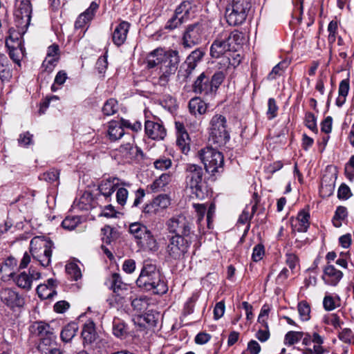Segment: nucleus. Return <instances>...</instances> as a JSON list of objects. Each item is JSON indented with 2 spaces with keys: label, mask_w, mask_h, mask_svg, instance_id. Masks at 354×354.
<instances>
[{
  "label": "nucleus",
  "mask_w": 354,
  "mask_h": 354,
  "mask_svg": "<svg viewBox=\"0 0 354 354\" xmlns=\"http://www.w3.org/2000/svg\"><path fill=\"white\" fill-rule=\"evenodd\" d=\"M179 52L176 50H165L157 48L151 52L147 58L149 68L159 66L160 77L158 84L166 86L171 75L176 72L180 63Z\"/></svg>",
  "instance_id": "f257e3e1"
},
{
  "label": "nucleus",
  "mask_w": 354,
  "mask_h": 354,
  "mask_svg": "<svg viewBox=\"0 0 354 354\" xmlns=\"http://www.w3.org/2000/svg\"><path fill=\"white\" fill-rule=\"evenodd\" d=\"M168 230L173 234L169 237L170 243H189L195 236L191 233V224L183 214L171 218L167 223Z\"/></svg>",
  "instance_id": "f03ea898"
},
{
  "label": "nucleus",
  "mask_w": 354,
  "mask_h": 354,
  "mask_svg": "<svg viewBox=\"0 0 354 354\" xmlns=\"http://www.w3.org/2000/svg\"><path fill=\"white\" fill-rule=\"evenodd\" d=\"M185 172L187 187L191 189L198 198H203L206 194V187L203 167L196 164H187Z\"/></svg>",
  "instance_id": "7ed1b4c3"
},
{
  "label": "nucleus",
  "mask_w": 354,
  "mask_h": 354,
  "mask_svg": "<svg viewBox=\"0 0 354 354\" xmlns=\"http://www.w3.org/2000/svg\"><path fill=\"white\" fill-rule=\"evenodd\" d=\"M251 6L250 0H232L225 9V17L227 24L232 26L243 24Z\"/></svg>",
  "instance_id": "20e7f679"
},
{
  "label": "nucleus",
  "mask_w": 354,
  "mask_h": 354,
  "mask_svg": "<svg viewBox=\"0 0 354 354\" xmlns=\"http://www.w3.org/2000/svg\"><path fill=\"white\" fill-rule=\"evenodd\" d=\"M198 156L203 163L207 173L214 175L223 169V155L217 149L212 147H206L198 151Z\"/></svg>",
  "instance_id": "39448f33"
},
{
  "label": "nucleus",
  "mask_w": 354,
  "mask_h": 354,
  "mask_svg": "<svg viewBox=\"0 0 354 354\" xmlns=\"http://www.w3.org/2000/svg\"><path fill=\"white\" fill-rule=\"evenodd\" d=\"M209 140L218 145H225L230 139L225 116L216 114L209 122Z\"/></svg>",
  "instance_id": "423d86ee"
},
{
  "label": "nucleus",
  "mask_w": 354,
  "mask_h": 354,
  "mask_svg": "<svg viewBox=\"0 0 354 354\" xmlns=\"http://www.w3.org/2000/svg\"><path fill=\"white\" fill-rule=\"evenodd\" d=\"M205 55V52L201 48L193 50L182 64L178 71V77L182 78L183 81L187 82L198 64L202 61Z\"/></svg>",
  "instance_id": "0eeeda50"
},
{
  "label": "nucleus",
  "mask_w": 354,
  "mask_h": 354,
  "mask_svg": "<svg viewBox=\"0 0 354 354\" xmlns=\"http://www.w3.org/2000/svg\"><path fill=\"white\" fill-rule=\"evenodd\" d=\"M202 25L194 23L188 25L182 37L181 44L185 48L190 49L199 44L202 41Z\"/></svg>",
  "instance_id": "6e6552de"
},
{
  "label": "nucleus",
  "mask_w": 354,
  "mask_h": 354,
  "mask_svg": "<svg viewBox=\"0 0 354 354\" xmlns=\"http://www.w3.org/2000/svg\"><path fill=\"white\" fill-rule=\"evenodd\" d=\"M1 301L10 310L14 311L20 309L25 305V298L16 290L10 288H3L0 290Z\"/></svg>",
  "instance_id": "1a4fd4ad"
},
{
  "label": "nucleus",
  "mask_w": 354,
  "mask_h": 354,
  "mask_svg": "<svg viewBox=\"0 0 354 354\" xmlns=\"http://www.w3.org/2000/svg\"><path fill=\"white\" fill-rule=\"evenodd\" d=\"M227 39H230L229 36L225 35L223 31L217 36L210 47V55L212 57L218 58L227 52L234 51V45Z\"/></svg>",
  "instance_id": "9d476101"
},
{
  "label": "nucleus",
  "mask_w": 354,
  "mask_h": 354,
  "mask_svg": "<svg viewBox=\"0 0 354 354\" xmlns=\"http://www.w3.org/2000/svg\"><path fill=\"white\" fill-rule=\"evenodd\" d=\"M136 283L139 287H142L147 290H151L154 294L163 295L168 290V287L164 281L160 272L158 274V277H151L140 280H136Z\"/></svg>",
  "instance_id": "9b49d317"
},
{
  "label": "nucleus",
  "mask_w": 354,
  "mask_h": 354,
  "mask_svg": "<svg viewBox=\"0 0 354 354\" xmlns=\"http://www.w3.org/2000/svg\"><path fill=\"white\" fill-rule=\"evenodd\" d=\"M32 14L31 3L28 0H22L19 4V8L15 13L16 23L21 30L27 29L30 24Z\"/></svg>",
  "instance_id": "f8f14e48"
},
{
  "label": "nucleus",
  "mask_w": 354,
  "mask_h": 354,
  "mask_svg": "<svg viewBox=\"0 0 354 354\" xmlns=\"http://www.w3.org/2000/svg\"><path fill=\"white\" fill-rule=\"evenodd\" d=\"M120 186L130 187L131 184L116 177H109L101 180L98 185V190L106 199H108L112 196L115 189Z\"/></svg>",
  "instance_id": "ddd939ff"
},
{
  "label": "nucleus",
  "mask_w": 354,
  "mask_h": 354,
  "mask_svg": "<svg viewBox=\"0 0 354 354\" xmlns=\"http://www.w3.org/2000/svg\"><path fill=\"white\" fill-rule=\"evenodd\" d=\"M169 205V197L167 194H160L144 206L142 212L149 215L156 214L167 208Z\"/></svg>",
  "instance_id": "4468645a"
},
{
  "label": "nucleus",
  "mask_w": 354,
  "mask_h": 354,
  "mask_svg": "<svg viewBox=\"0 0 354 354\" xmlns=\"http://www.w3.org/2000/svg\"><path fill=\"white\" fill-rule=\"evenodd\" d=\"M6 45L9 49L10 59L17 64L20 66L21 59L24 54V47L21 41L18 37H14L13 35H10L6 39Z\"/></svg>",
  "instance_id": "2eb2a0df"
},
{
  "label": "nucleus",
  "mask_w": 354,
  "mask_h": 354,
  "mask_svg": "<svg viewBox=\"0 0 354 354\" xmlns=\"http://www.w3.org/2000/svg\"><path fill=\"white\" fill-rule=\"evenodd\" d=\"M146 135L151 139L155 140H163L166 136L167 131L162 123L151 120H147L145 123Z\"/></svg>",
  "instance_id": "dca6fc26"
},
{
  "label": "nucleus",
  "mask_w": 354,
  "mask_h": 354,
  "mask_svg": "<svg viewBox=\"0 0 354 354\" xmlns=\"http://www.w3.org/2000/svg\"><path fill=\"white\" fill-rule=\"evenodd\" d=\"M193 91L197 94L208 95L215 93L210 77L205 73H202L196 80L193 84Z\"/></svg>",
  "instance_id": "f3484780"
},
{
  "label": "nucleus",
  "mask_w": 354,
  "mask_h": 354,
  "mask_svg": "<svg viewBox=\"0 0 354 354\" xmlns=\"http://www.w3.org/2000/svg\"><path fill=\"white\" fill-rule=\"evenodd\" d=\"M343 277L342 271L336 269L333 265H327L323 270L322 279L327 285L335 286Z\"/></svg>",
  "instance_id": "a211bd4d"
},
{
  "label": "nucleus",
  "mask_w": 354,
  "mask_h": 354,
  "mask_svg": "<svg viewBox=\"0 0 354 354\" xmlns=\"http://www.w3.org/2000/svg\"><path fill=\"white\" fill-rule=\"evenodd\" d=\"M129 232L135 239L138 240L143 239L145 241L151 242L152 240V235L151 232L147 230V227L140 223H133L129 225Z\"/></svg>",
  "instance_id": "6ab92c4d"
},
{
  "label": "nucleus",
  "mask_w": 354,
  "mask_h": 354,
  "mask_svg": "<svg viewBox=\"0 0 354 354\" xmlns=\"http://www.w3.org/2000/svg\"><path fill=\"white\" fill-rule=\"evenodd\" d=\"M130 28V24L127 21H122L115 28L112 39L113 42L117 46H120L127 39V33Z\"/></svg>",
  "instance_id": "aec40b11"
},
{
  "label": "nucleus",
  "mask_w": 354,
  "mask_h": 354,
  "mask_svg": "<svg viewBox=\"0 0 354 354\" xmlns=\"http://www.w3.org/2000/svg\"><path fill=\"white\" fill-rule=\"evenodd\" d=\"M98 7L99 5L95 1H93L90 6L77 19L75 23V28H82L86 23L89 22L93 18Z\"/></svg>",
  "instance_id": "412c9836"
},
{
  "label": "nucleus",
  "mask_w": 354,
  "mask_h": 354,
  "mask_svg": "<svg viewBox=\"0 0 354 354\" xmlns=\"http://www.w3.org/2000/svg\"><path fill=\"white\" fill-rule=\"evenodd\" d=\"M12 77V64L8 57L0 54V80L1 82H8Z\"/></svg>",
  "instance_id": "4be33fe9"
},
{
  "label": "nucleus",
  "mask_w": 354,
  "mask_h": 354,
  "mask_svg": "<svg viewBox=\"0 0 354 354\" xmlns=\"http://www.w3.org/2000/svg\"><path fill=\"white\" fill-rule=\"evenodd\" d=\"M118 151L127 160H133L137 158L139 156H142L141 149L130 142L122 145L119 147Z\"/></svg>",
  "instance_id": "5701e85b"
},
{
  "label": "nucleus",
  "mask_w": 354,
  "mask_h": 354,
  "mask_svg": "<svg viewBox=\"0 0 354 354\" xmlns=\"http://www.w3.org/2000/svg\"><path fill=\"white\" fill-rule=\"evenodd\" d=\"M8 275L11 277L16 285L26 291H28L32 288V278L26 272H22L20 274L15 275L14 272L8 273Z\"/></svg>",
  "instance_id": "b1692460"
},
{
  "label": "nucleus",
  "mask_w": 354,
  "mask_h": 354,
  "mask_svg": "<svg viewBox=\"0 0 354 354\" xmlns=\"http://www.w3.org/2000/svg\"><path fill=\"white\" fill-rule=\"evenodd\" d=\"M208 104L198 97L192 98L188 104L190 113L194 116L205 114L207 111Z\"/></svg>",
  "instance_id": "393cba45"
},
{
  "label": "nucleus",
  "mask_w": 354,
  "mask_h": 354,
  "mask_svg": "<svg viewBox=\"0 0 354 354\" xmlns=\"http://www.w3.org/2000/svg\"><path fill=\"white\" fill-rule=\"evenodd\" d=\"M123 125H126V124L120 121L113 120L109 123L108 136L111 141H116L124 136Z\"/></svg>",
  "instance_id": "a878e982"
},
{
  "label": "nucleus",
  "mask_w": 354,
  "mask_h": 354,
  "mask_svg": "<svg viewBox=\"0 0 354 354\" xmlns=\"http://www.w3.org/2000/svg\"><path fill=\"white\" fill-rule=\"evenodd\" d=\"M310 214L308 211H300L295 220L292 221V225L294 226L298 232H306L310 225Z\"/></svg>",
  "instance_id": "bb28decb"
},
{
  "label": "nucleus",
  "mask_w": 354,
  "mask_h": 354,
  "mask_svg": "<svg viewBox=\"0 0 354 354\" xmlns=\"http://www.w3.org/2000/svg\"><path fill=\"white\" fill-rule=\"evenodd\" d=\"M81 335L84 343L91 344L95 340L97 333L95 332V324L93 322L88 321L85 323Z\"/></svg>",
  "instance_id": "cd10ccee"
},
{
  "label": "nucleus",
  "mask_w": 354,
  "mask_h": 354,
  "mask_svg": "<svg viewBox=\"0 0 354 354\" xmlns=\"http://www.w3.org/2000/svg\"><path fill=\"white\" fill-rule=\"evenodd\" d=\"M79 329L76 322H71L66 325L62 330L60 333L61 339L64 342H70L76 335Z\"/></svg>",
  "instance_id": "c85d7f7f"
},
{
  "label": "nucleus",
  "mask_w": 354,
  "mask_h": 354,
  "mask_svg": "<svg viewBox=\"0 0 354 354\" xmlns=\"http://www.w3.org/2000/svg\"><path fill=\"white\" fill-rule=\"evenodd\" d=\"M118 237V232L109 225H105L101 229V239L104 243L115 242Z\"/></svg>",
  "instance_id": "c756f323"
},
{
  "label": "nucleus",
  "mask_w": 354,
  "mask_h": 354,
  "mask_svg": "<svg viewBox=\"0 0 354 354\" xmlns=\"http://www.w3.org/2000/svg\"><path fill=\"white\" fill-rule=\"evenodd\" d=\"M30 252L33 258L36 259L42 266L47 267L50 265L52 256V250L50 247H48L46 245L41 255H36L32 247L30 248Z\"/></svg>",
  "instance_id": "7c9ffc66"
},
{
  "label": "nucleus",
  "mask_w": 354,
  "mask_h": 354,
  "mask_svg": "<svg viewBox=\"0 0 354 354\" xmlns=\"http://www.w3.org/2000/svg\"><path fill=\"white\" fill-rule=\"evenodd\" d=\"M56 337L54 331L41 337L39 349L43 353L47 352L46 351H48L49 348H53L56 345Z\"/></svg>",
  "instance_id": "2f4dec72"
},
{
  "label": "nucleus",
  "mask_w": 354,
  "mask_h": 354,
  "mask_svg": "<svg viewBox=\"0 0 354 354\" xmlns=\"http://www.w3.org/2000/svg\"><path fill=\"white\" fill-rule=\"evenodd\" d=\"M158 273H160V272L157 270L155 264L146 261L144 263L140 276L137 280H140V281H142V279L148 278L151 277V275L156 278L158 277Z\"/></svg>",
  "instance_id": "473e14b6"
},
{
  "label": "nucleus",
  "mask_w": 354,
  "mask_h": 354,
  "mask_svg": "<svg viewBox=\"0 0 354 354\" xmlns=\"http://www.w3.org/2000/svg\"><path fill=\"white\" fill-rule=\"evenodd\" d=\"M187 251V245H167V252L174 259H179Z\"/></svg>",
  "instance_id": "72a5a7b5"
},
{
  "label": "nucleus",
  "mask_w": 354,
  "mask_h": 354,
  "mask_svg": "<svg viewBox=\"0 0 354 354\" xmlns=\"http://www.w3.org/2000/svg\"><path fill=\"white\" fill-rule=\"evenodd\" d=\"M109 281L110 288L118 295H120V291L127 289V285L122 281L121 277L118 273H113Z\"/></svg>",
  "instance_id": "f704fd0d"
},
{
  "label": "nucleus",
  "mask_w": 354,
  "mask_h": 354,
  "mask_svg": "<svg viewBox=\"0 0 354 354\" xmlns=\"http://www.w3.org/2000/svg\"><path fill=\"white\" fill-rule=\"evenodd\" d=\"M113 334L119 338H124L127 334V326L125 323L118 318L113 321Z\"/></svg>",
  "instance_id": "c9c22d12"
},
{
  "label": "nucleus",
  "mask_w": 354,
  "mask_h": 354,
  "mask_svg": "<svg viewBox=\"0 0 354 354\" xmlns=\"http://www.w3.org/2000/svg\"><path fill=\"white\" fill-rule=\"evenodd\" d=\"M169 180L170 176L167 174H162L150 185V189L153 192H159L169 183Z\"/></svg>",
  "instance_id": "e433bc0d"
},
{
  "label": "nucleus",
  "mask_w": 354,
  "mask_h": 354,
  "mask_svg": "<svg viewBox=\"0 0 354 354\" xmlns=\"http://www.w3.org/2000/svg\"><path fill=\"white\" fill-rule=\"evenodd\" d=\"M189 136L186 131H183L181 134L177 135L176 145L179 149L185 154L189 151Z\"/></svg>",
  "instance_id": "4c0bfd02"
},
{
  "label": "nucleus",
  "mask_w": 354,
  "mask_h": 354,
  "mask_svg": "<svg viewBox=\"0 0 354 354\" xmlns=\"http://www.w3.org/2000/svg\"><path fill=\"white\" fill-rule=\"evenodd\" d=\"M32 328L33 332L40 337L53 331V328L49 324L42 322L35 323L32 326Z\"/></svg>",
  "instance_id": "58836bf2"
},
{
  "label": "nucleus",
  "mask_w": 354,
  "mask_h": 354,
  "mask_svg": "<svg viewBox=\"0 0 354 354\" xmlns=\"http://www.w3.org/2000/svg\"><path fill=\"white\" fill-rule=\"evenodd\" d=\"M66 272L69 277L74 281H77L82 278L80 268L75 262H69L66 265Z\"/></svg>",
  "instance_id": "ea45409f"
},
{
  "label": "nucleus",
  "mask_w": 354,
  "mask_h": 354,
  "mask_svg": "<svg viewBox=\"0 0 354 354\" xmlns=\"http://www.w3.org/2000/svg\"><path fill=\"white\" fill-rule=\"evenodd\" d=\"M102 113L104 115L110 116L115 114L118 111V102L113 98H110L106 101L103 107Z\"/></svg>",
  "instance_id": "a19ab883"
},
{
  "label": "nucleus",
  "mask_w": 354,
  "mask_h": 354,
  "mask_svg": "<svg viewBox=\"0 0 354 354\" xmlns=\"http://www.w3.org/2000/svg\"><path fill=\"white\" fill-rule=\"evenodd\" d=\"M347 216V209L345 207L339 206L333 218V223L335 227H339L342 225V222Z\"/></svg>",
  "instance_id": "79ce46f5"
},
{
  "label": "nucleus",
  "mask_w": 354,
  "mask_h": 354,
  "mask_svg": "<svg viewBox=\"0 0 354 354\" xmlns=\"http://www.w3.org/2000/svg\"><path fill=\"white\" fill-rule=\"evenodd\" d=\"M185 21V20L183 19V17L178 16L174 14L173 17L167 21L165 28L166 30H173L178 28Z\"/></svg>",
  "instance_id": "37998d69"
},
{
  "label": "nucleus",
  "mask_w": 354,
  "mask_h": 354,
  "mask_svg": "<svg viewBox=\"0 0 354 354\" xmlns=\"http://www.w3.org/2000/svg\"><path fill=\"white\" fill-rule=\"evenodd\" d=\"M79 223H80L79 216H66L62 222V226L66 230H73Z\"/></svg>",
  "instance_id": "c03bdc74"
},
{
  "label": "nucleus",
  "mask_w": 354,
  "mask_h": 354,
  "mask_svg": "<svg viewBox=\"0 0 354 354\" xmlns=\"http://www.w3.org/2000/svg\"><path fill=\"white\" fill-rule=\"evenodd\" d=\"M190 9L191 3L189 1H183L176 8L174 14L183 17V19L186 21Z\"/></svg>",
  "instance_id": "a18cd8bd"
},
{
  "label": "nucleus",
  "mask_w": 354,
  "mask_h": 354,
  "mask_svg": "<svg viewBox=\"0 0 354 354\" xmlns=\"http://www.w3.org/2000/svg\"><path fill=\"white\" fill-rule=\"evenodd\" d=\"M304 335L303 332L289 331L285 335V343L288 345H293L301 339Z\"/></svg>",
  "instance_id": "49530a36"
},
{
  "label": "nucleus",
  "mask_w": 354,
  "mask_h": 354,
  "mask_svg": "<svg viewBox=\"0 0 354 354\" xmlns=\"http://www.w3.org/2000/svg\"><path fill=\"white\" fill-rule=\"evenodd\" d=\"M298 312L303 321H308L310 319V308L309 304L302 301L298 304Z\"/></svg>",
  "instance_id": "de8ad7c7"
},
{
  "label": "nucleus",
  "mask_w": 354,
  "mask_h": 354,
  "mask_svg": "<svg viewBox=\"0 0 354 354\" xmlns=\"http://www.w3.org/2000/svg\"><path fill=\"white\" fill-rule=\"evenodd\" d=\"M131 306L138 312H142L147 308L148 299L146 297L136 298L132 301Z\"/></svg>",
  "instance_id": "09e8293b"
},
{
  "label": "nucleus",
  "mask_w": 354,
  "mask_h": 354,
  "mask_svg": "<svg viewBox=\"0 0 354 354\" xmlns=\"http://www.w3.org/2000/svg\"><path fill=\"white\" fill-rule=\"evenodd\" d=\"M125 187L126 186H120L116 188L118 189L116 192V201L121 206H124L126 204L129 195L128 190Z\"/></svg>",
  "instance_id": "8fccbe9b"
},
{
  "label": "nucleus",
  "mask_w": 354,
  "mask_h": 354,
  "mask_svg": "<svg viewBox=\"0 0 354 354\" xmlns=\"http://www.w3.org/2000/svg\"><path fill=\"white\" fill-rule=\"evenodd\" d=\"M225 35L229 36L230 39H227L229 41H232L234 45V50H236V46L239 45L243 42L242 33L235 30L232 32H229L228 31H223Z\"/></svg>",
  "instance_id": "3c124183"
},
{
  "label": "nucleus",
  "mask_w": 354,
  "mask_h": 354,
  "mask_svg": "<svg viewBox=\"0 0 354 354\" xmlns=\"http://www.w3.org/2000/svg\"><path fill=\"white\" fill-rule=\"evenodd\" d=\"M225 78V75L222 71L215 73L210 78L211 84L216 93L219 86L222 84Z\"/></svg>",
  "instance_id": "603ef678"
},
{
  "label": "nucleus",
  "mask_w": 354,
  "mask_h": 354,
  "mask_svg": "<svg viewBox=\"0 0 354 354\" xmlns=\"http://www.w3.org/2000/svg\"><path fill=\"white\" fill-rule=\"evenodd\" d=\"M108 66L107 51L103 56L100 57L95 64V68L100 74H104Z\"/></svg>",
  "instance_id": "864d4df0"
},
{
  "label": "nucleus",
  "mask_w": 354,
  "mask_h": 354,
  "mask_svg": "<svg viewBox=\"0 0 354 354\" xmlns=\"http://www.w3.org/2000/svg\"><path fill=\"white\" fill-rule=\"evenodd\" d=\"M306 126L314 132L317 131L316 118L315 115L310 112H308L305 115Z\"/></svg>",
  "instance_id": "5fc2aeb1"
},
{
  "label": "nucleus",
  "mask_w": 354,
  "mask_h": 354,
  "mask_svg": "<svg viewBox=\"0 0 354 354\" xmlns=\"http://www.w3.org/2000/svg\"><path fill=\"white\" fill-rule=\"evenodd\" d=\"M59 171L53 169L50 171L44 173L41 175V178L48 183H54L59 179Z\"/></svg>",
  "instance_id": "6e6d98bb"
},
{
  "label": "nucleus",
  "mask_w": 354,
  "mask_h": 354,
  "mask_svg": "<svg viewBox=\"0 0 354 354\" xmlns=\"http://www.w3.org/2000/svg\"><path fill=\"white\" fill-rule=\"evenodd\" d=\"M267 115L269 120H272L277 116L278 106L274 98H269L268 102Z\"/></svg>",
  "instance_id": "4d7b16f0"
},
{
  "label": "nucleus",
  "mask_w": 354,
  "mask_h": 354,
  "mask_svg": "<svg viewBox=\"0 0 354 354\" xmlns=\"http://www.w3.org/2000/svg\"><path fill=\"white\" fill-rule=\"evenodd\" d=\"M153 165L157 169H167L171 166V160L168 158L162 157L157 159Z\"/></svg>",
  "instance_id": "13d9d810"
},
{
  "label": "nucleus",
  "mask_w": 354,
  "mask_h": 354,
  "mask_svg": "<svg viewBox=\"0 0 354 354\" xmlns=\"http://www.w3.org/2000/svg\"><path fill=\"white\" fill-rule=\"evenodd\" d=\"M339 339L345 343H354V334L349 328H344L339 335Z\"/></svg>",
  "instance_id": "bf43d9fd"
},
{
  "label": "nucleus",
  "mask_w": 354,
  "mask_h": 354,
  "mask_svg": "<svg viewBox=\"0 0 354 354\" xmlns=\"http://www.w3.org/2000/svg\"><path fill=\"white\" fill-rule=\"evenodd\" d=\"M265 254L263 245H256L253 248L252 259L254 261L258 262L263 259Z\"/></svg>",
  "instance_id": "052dcab7"
},
{
  "label": "nucleus",
  "mask_w": 354,
  "mask_h": 354,
  "mask_svg": "<svg viewBox=\"0 0 354 354\" xmlns=\"http://www.w3.org/2000/svg\"><path fill=\"white\" fill-rule=\"evenodd\" d=\"M18 143L23 147H27L32 144V135L29 131L21 133L18 138Z\"/></svg>",
  "instance_id": "680f3d73"
},
{
  "label": "nucleus",
  "mask_w": 354,
  "mask_h": 354,
  "mask_svg": "<svg viewBox=\"0 0 354 354\" xmlns=\"http://www.w3.org/2000/svg\"><path fill=\"white\" fill-rule=\"evenodd\" d=\"M260 351L261 346L255 340H251L248 344L247 350L241 354H259Z\"/></svg>",
  "instance_id": "e2e57ef3"
},
{
  "label": "nucleus",
  "mask_w": 354,
  "mask_h": 354,
  "mask_svg": "<svg viewBox=\"0 0 354 354\" xmlns=\"http://www.w3.org/2000/svg\"><path fill=\"white\" fill-rule=\"evenodd\" d=\"M352 196L351 191L348 186L342 184L337 191V197L339 199L346 200Z\"/></svg>",
  "instance_id": "0e129e2a"
},
{
  "label": "nucleus",
  "mask_w": 354,
  "mask_h": 354,
  "mask_svg": "<svg viewBox=\"0 0 354 354\" xmlns=\"http://www.w3.org/2000/svg\"><path fill=\"white\" fill-rule=\"evenodd\" d=\"M283 65L284 64L281 62L274 66L271 72L268 74V79L272 80L276 79L278 76L281 75L284 71Z\"/></svg>",
  "instance_id": "69168bd1"
},
{
  "label": "nucleus",
  "mask_w": 354,
  "mask_h": 354,
  "mask_svg": "<svg viewBox=\"0 0 354 354\" xmlns=\"http://www.w3.org/2000/svg\"><path fill=\"white\" fill-rule=\"evenodd\" d=\"M58 60L59 57L46 56V59L44 60L42 63V66L45 68V70H47L50 72L53 70Z\"/></svg>",
  "instance_id": "338daca9"
},
{
  "label": "nucleus",
  "mask_w": 354,
  "mask_h": 354,
  "mask_svg": "<svg viewBox=\"0 0 354 354\" xmlns=\"http://www.w3.org/2000/svg\"><path fill=\"white\" fill-rule=\"evenodd\" d=\"M37 293L39 298L41 299H50V289L46 286V284H40L36 288Z\"/></svg>",
  "instance_id": "774afa93"
}]
</instances>
